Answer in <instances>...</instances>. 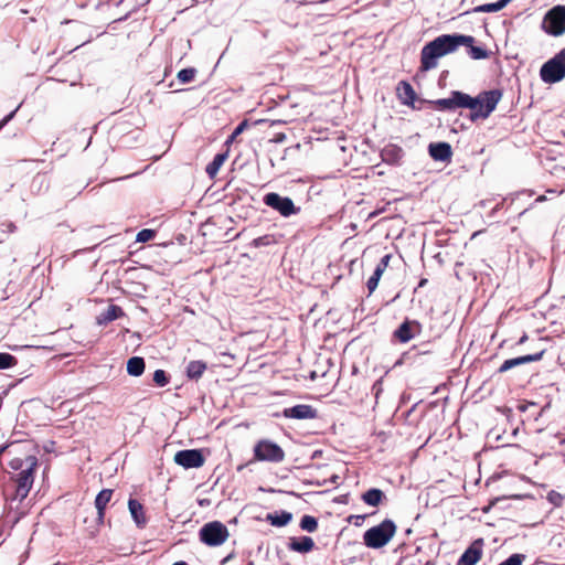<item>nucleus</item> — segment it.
Instances as JSON below:
<instances>
[{
	"label": "nucleus",
	"mask_w": 565,
	"mask_h": 565,
	"mask_svg": "<svg viewBox=\"0 0 565 565\" xmlns=\"http://www.w3.org/2000/svg\"><path fill=\"white\" fill-rule=\"evenodd\" d=\"M174 462L185 469H192L202 467L205 458L202 449H184L174 455Z\"/></svg>",
	"instance_id": "nucleus-10"
},
{
	"label": "nucleus",
	"mask_w": 565,
	"mask_h": 565,
	"mask_svg": "<svg viewBox=\"0 0 565 565\" xmlns=\"http://www.w3.org/2000/svg\"><path fill=\"white\" fill-rule=\"evenodd\" d=\"M300 529L312 533L318 529V520L311 515H303L300 520Z\"/></svg>",
	"instance_id": "nucleus-30"
},
{
	"label": "nucleus",
	"mask_w": 565,
	"mask_h": 565,
	"mask_svg": "<svg viewBox=\"0 0 565 565\" xmlns=\"http://www.w3.org/2000/svg\"><path fill=\"white\" fill-rule=\"evenodd\" d=\"M0 228L4 233H14L17 231V226L11 221H6L0 224Z\"/></svg>",
	"instance_id": "nucleus-39"
},
{
	"label": "nucleus",
	"mask_w": 565,
	"mask_h": 565,
	"mask_svg": "<svg viewBox=\"0 0 565 565\" xmlns=\"http://www.w3.org/2000/svg\"><path fill=\"white\" fill-rule=\"evenodd\" d=\"M128 509L136 525L139 529H143L147 524L143 505L137 499L130 498L128 500Z\"/></svg>",
	"instance_id": "nucleus-19"
},
{
	"label": "nucleus",
	"mask_w": 565,
	"mask_h": 565,
	"mask_svg": "<svg viewBox=\"0 0 565 565\" xmlns=\"http://www.w3.org/2000/svg\"><path fill=\"white\" fill-rule=\"evenodd\" d=\"M146 367L145 359L141 356H132L127 361V373L130 376L138 377L143 374Z\"/></svg>",
	"instance_id": "nucleus-22"
},
{
	"label": "nucleus",
	"mask_w": 565,
	"mask_h": 565,
	"mask_svg": "<svg viewBox=\"0 0 565 565\" xmlns=\"http://www.w3.org/2000/svg\"><path fill=\"white\" fill-rule=\"evenodd\" d=\"M265 520L268 521L273 526L281 527L287 525L292 520V513L288 511H275L267 513Z\"/></svg>",
	"instance_id": "nucleus-21"
},
{
	"label": "nucleus",
	"mask_w": 565,
	"mask_h": 565,
	"mask_svg": "<svg viewBox=\"0 0 565 565\" xmlns=\"http://www.w3.org/2000/svg\"><path fill=\"white\" fill-rule=\"evenodd\" d=\"M228 536L227 527L220 521H212L204 524L199 531V537L207 546H218Z\"/></svg>",
	"instance_id": "nucleus-7"
},
{
	"label": "nucleus",
	"mask_w": 565,
	"mask_h": 565,
	"mask_svg": "<svg viewBox=\"0 0 565 565\" xmlns=\"http://www.w3.org/2000/svg\"><path fill=\"white\" fill-rule=\"evenodd\" d=\"M157 236V231L152 228H143L137 233L136 242L147 243L152 241Z\"/></svg>",
	"instance_id": "nucleus-33"
},
{
	"label": "nucleus",
	"mask_w": 565,
	"mask_h": 565,
	"mask_svg": "<svg viewBox=\"0 0 565 565\" xmlns=\"http://www.w3.org/2000/svg\"><path fill=\"white\" fill-rule=\"evenodd\" d=\"M239 130H245L248 127L247 118L242 119V121L237 125Z\"/></svg>",
	"instance_id": "nucleus-43"
},
{
	"label": "nucleus",
	"mask_w": 565,
	"mask_h": 565,
	"mask_svg": "<svg viewBox=\"0 0 565 565\" xmlns=\"http://www.w3.org/2000/svg\"><path fill=\"white\" fill-rule=\"evenodd\" d=\"M21 107V105H19L15 109H13L11 113H9L8 115H6L1 120H0V131L3 129L4 126H7L15 116L17 111L19 110V108Z\"/></svg>",
	"instance_id": "nucleus-37"
},
{
	"label": "nucleus",
	"mask_w": 565,
	"mask_h": 565,
	"mask_svg": "<svg viewBox=\"0 0 565 565\" xmlns=\"http://www.w3.org/2000/svg\"><path fill=\"white\" fill-rule=\"evenodd\" d=\"M104 518H105V511H97V521L99 523L104 522Z\"/></svg>",
	"instance_id": "nucleus-44"
},
{
	"label": "nucleus",
	"mask_w": 565,
	"mask_h": 565,
	"mask_svg": "<svg viewBox=\"0 0 565 565\" xmlns=\"http://www.w3.org/2000/svg\"><path fill=\"white\" fill-rule=\"evenodd\" d=\"M114 491L111 489L100 490L95 498V508L97 511H106V507L113 497Z\"/></svg>",
	"instance_id": "nucleus-27"
},
{
	"label": "nucleus",
	"mask_w": 565,
	"mask_h": 565,
	"mask_svg": "<svg viewBox=\"0 0 565 565\" xmlns=\"http://www.w3.org/2000/svg\"><path fill=\"white\" fill-rule=\"evenodd\" d=\"M172 565H189V564L184 561H179V562L173 563Z\"/></svg>",
	"instance_id": "nucleus-47"
},
{
	"label": "nucleus",
	"mask_w": 565,
	"mask_h": 565,
	"mask_svg": "<svg viewBox=\"0 0 565 565\" xmlns=\"http://www.w3.org/2000/svg\"><path fill=\"white\" fill-rule=\"evenodd\" d=\"M547 498H548L550 502L556 507L562 504L563 497L556 491H551L548 493Z\"/></svg>",
	"instance_id": "nucleus-38"
},
{
	"label": "nucleus",
	"mask_w": 565,
	"mask_h": 565,
	"mask_svg": "<svg viewBox=\"0 0 565 565\" xmlns=\"http://www.w3.org/2000/svg\"><path fill=\"white\" fill-rule=\"evenodd\" d=\"M397 93L403 105L411 106L414 109H419V107L415 105L417 95L408 82L402 81L398 84Z\"/></svg>",
	"instance_id": "nucleus-17"
},
{
	"label": "nucleus",
	"mask_w": 565,
	"mask_h": 565,
	"mask_svg": "<svg viewBox=\"0 0 565 565\" xmlns=\"http://www.w3.org/2000/svg\"><path fill=\"white\" fill-rule=\"evenodd\" d=\"M271 243H274L273 236L264 235V236H260V237H257V238L253 239L250 245H253L255 247H260V246H267V245H269Z\"/></svg>",
	"instance_id": "nucleus-36"
},
{
	"label": "nucleus",
	"mask_w": 565,
	"mask_h": 565,
	"mask_svg": "<svg viewBox=\"0 0 565 565\" xmlns=\"http://www.w3.org/2000/svg\"><path fill=\"white\" fill-rule=\"evenodd\" d=\"M26 461L30 462L29 467L26 469L21 470L15 477L17 489L15 495L12 498V500L18 498L20 499V501L24 500L28 497L30 490L32 489L34 482V472L38 466V459L34 456H29L26 458Z\"/></svg>",
	"instance_id": "nucleus-8"
},
{
	"label": "nucleus",
	"mask_w": 565,
	"mask_h": 565,
	"mask_svg": "<svg viewBox=\"0 0 565 565\" xmlns=\"http://www.w3.org/2000/svg\"><path fill=\"white\" fill-rule=\"evenodd\" d=\"M524 557L525 556L523 554H512L505 561L501 562L499 565H522Z\"/></svg>",
	"instance_id": "nucleus-35"
},
{
	"label": "nucleus",
	"mask_w": 565,
	"mask_h": 565,
	"mask_svg": "<svg viewBox=\"0 0 565 565\" xmlns=\"http://www.w3.org/2000/svg\"><path fill=\"white\" fill-rule=\"evenodd\" d=\"M422 330V326L416 320L406 319L395 331L394 337L401 343H407Z\"/></svg>",
	"instance_id": "nucleus-11"
},
{
	"label": "nucleus",
	"mask_w": 565,
	"mask_h": 565,
	"mask_svg": "<svg viewBox=\"0 0 565 565\" xmlns=\"http://www.w3.org/2000/svg\"><path fill=\"white\" fill-rule=\"evenodd\" d=\"M315 542L310 536L292 537L288 543V548L292 552L306 554L313 550Z\"/></svg>",
	"instance_id": "nucleus-20"
},
{
	"label": "nucleus",
	"mask_w": 565,
	"mask_h": 565,
	"mask_svg": "<svg viewBox=\"0 0 565 565\" xmlns=\"http://www.w3.org/2000/svg\"><path fill=\"white\" fill-rule=\"evenodd\" d=\"M125 316V312L120 306L117 305H109L106 310L102 311L96 317V323L98 326H106L109 322L121 318Z\"/></svg>",
	"instance_id": "nucleus-18"
},
{
	"label": "nucleus",
	"mask_w": 565,
	"mask_h": 565,
	"mask_svg": "<svg viewBox=\"0 0 565 565\" xmlns=\"http://www.w3.org/2000/svg\"><path fill=\"white\" fill-rule=\"evenodd\" d=\"M426 282V279H422L420 282H419V287L424 286Z\"/></svg>",
	"instance_id": "nucleus-49"
},
{
	"label": "nucleus",
	"mask_w": 565,
	"mask_h": 565,
	"mask_svg": "<svg viewBox=\"0 0 565 565\" xmlns=\"http://www.w3.org/2000/svg\"><path fill=\"white\" fill-rule=\"evenodd\" d=\"M542 30L550 35L561 36L565 33V6L557 4L546 11Z\"/></svg>",
	"instance_id": "nucleus-6"
},
{
	"label": "nucleus",
	"mask_w": 565,
	"mask_h": 565,
	"mask_svg": "<svg viewBox=\"0 0 565 565\" xmlns=\"http://www.w3.org/2000/svg\"><path fill=\"white\" fill-rule=\"evenodd\" d=\"M196 75V70L194 67L182 68L178 72L177 78L181 84L191 83Z\"/></svg>",
	"instance_id": "nucleus-29"
},
{
	"label": "nucleus",
	"mask_w": 565,
	"mask_h": 565,
	"mask_svg": "<svg viewBox=\"0 0 565 565\" xmlns=\"http://www.w3.org/2000/svg\"><path fill=\"white\" fill-rule=\"evenodd\" d=\"M404 154H405V152H404L403 148L397 145H393V143L386 145L381 150L382 161L387 164H393V166L401 164V162L404 158Z\"/></svg>",
	"instance_id": "nucleus-16"
},
{
	"label": "nucleus",
	"mask_w": 565,
	"mask_h": 565,
	"mask_svg": "<svg viewBox=\"0 0 565 565\" xmlns=\"http://www.w3.org/2000/svg\"><path fill=\"white\" fill-rule=\"evenodd\" d=\"M126 19H127V15H126V17H124V18H119L118 20H115V22L124 21V20H126Z\"/></svg>",
	"instance_id": "nucleus-50"
},
{
	"label": "nucleus",
	"mask_w": 565,
	"mask_h": 565,
	"mask_svg": "<svg viewBox=\"0 0 565 565\" xmlns=\"http://www.w3.org/2000/svg\"><path fill=\"white\" fill-rule=\"evenodd\" d=\"M154 384L159 387H163L169 384L170 376L164 370H156L152 376Z\"/></svg>",
	"instance_id": "nucleus-32"
},
{
	"label": "nucleus",
	"mask_w": 565,
	"mask_h": 565,
	"mask_svg": "<svg viewBox=\"0 0 565 565\" xmlns=\"http://www.w3.org/2000/svg\"><path fill=\"white\" fill-rule=\"evenodd\" d=\"M384 498V492L377 488L369 489L362 494V500L365 504L377 507Z\"/></svg>",
	"instance_id": "nucleus-25"
},
{
	"label": "nucleus",
	"mask_w": 565,
	"mask_h": 565,
	"mask_svg": "<svg viewBox=\"0 0 565 565\" xmlns=\"http://www.w3.org/2000/svg\"><path fill=\"white\" fill-rule=\"evenodd\" d=\"M253 455L255 461L279 463L285 459L284 449L269 439L258 440L253 448Z\"/></svg>",
	"instance_id": "nucleus-5"
},
{
	"label": "nucleus",
	"mask_w": 565,
	"mask_h": 565,
	"mask_svg": "<svg viewBox=\"0 0 565 565\" xmlns=\"http://www.w3.org/2000/svg\"><path fill=\"white\" fill-rule=\"evenodd\" d=\"M244 130H239L238 129V126L234 129V131L231 134V136L227 138L226 142L225 143H230V142H233L234 139L241 135Z\"/></svg>",
	"instance_id": "nucleus-41"
},
{
	"label": "nucleus",
	"mask_w": 565,
	"mask_h": 565,
	"mask_svg": "<svg viewBox=\"0 0 565 565\" xmlns=\"http://www.w3.org/2000/svg\"><path fill=\"white\" fill-rule=\"evenodd\" d=\"M396 532L395 523L385 519L379 525L372 526L363 534V542L370 548H381L385 546Z\"/></svg>",
	"instance_id": "nucleus-3"
},
{
	"label": "nucleus",
	"mask_w": 565,
	"mask_h": 565,
	"mask_svg": "<svg viewBox=\"0 0 565 565\" xmlns=\"http://www.w3.org/2000/svg\"><path fill=\"white\" fill-rule=\"evenodd\" d=\"M501 98L502 92L500 89L483 90L476 97H471L460 90H452L448 98L428 100L427 103L438 110L468 108L471 110L469 116L471 121H477L479 119H487L497 108Z\"/></svg>",
	"instance_id": "nucleus-1"
},
{
	"label": "nucleus",
	"mask_w": 565,
	"mask_h": 565,
	"mask_svg": "<svg viewBox=\"0 0 565 565\" xmlns=\"http://www.w3.org/2000/svg\"><path fill=\"white\" fill-rule=\"evenodd\" d=\"M227 158V151L218 152L214 156L213 160L206 166L205 172L210 177V179H214L217 174L220 168L223 166L224 161Z\"/></svg>",
	"instance_id": "nucleus-24"
},
{
	"label": "nucleus",
	"mask_w": 565,
	"mask_h": 565,
	"mask_svg": "<svg viewBox=\"0 0 565 565\" xmlns=\"http://www.w3.org/2000/svg\"><path fill=\"white\" fill-rule=\"evenodd\" d=\"M10 467L14 470H19L21 469L22 467V460L21 459H13L11 462H10Z\"/></svg>",
	"instance_id": "nucleus-42"
},
{
	"label": "nucleus",
	"mask_w": 565,
	"mask_h": 565,
	"mask_svg": "<svg viewBox=\"0 0 565 565\" xmlns=\"http://www.w3.org/2000/svg\"><path fill=\"white\" fill-rule=\"evenodd\" d=\"M205 370H206L205 362H203L201 360H194V361H190L188 363L185 373L190 380L198 381L203 375Z\"/></svg>",
	"instance_id": "nucleus-23"
},
{
	"label": "nucleus",
	"mask_w": 565,
	"mask_h": 565,
	"mask_svg": "<svg viewBox=\"0 0 565 565\" xmlns=\"http://www.w3.org/2000/svg\"><path fill=\"white\" fill-rule=\"evenodd\" d=\"M282 415L286 418L312 419L317 417V411L311 405L299 404L285 408Z\"/></svg>",
	"instance_id": "nucleus-14"
},
{
	"label": "nucleus",
	"mask_w": 565,
	"mask_h": 565,
	"mask_svg": "<svg viewBox=\"0 0 565 565\" xmlns=\"http://www.w3.org/2000/svg\"><path fill=\"white\" fill-rule=\"evenodd\" d=\"M540 76L547 84L561 82L565 77V49L542 65Z\"/></svg>",
	"instance_id": "nucleus-4"
},
{
	"label": "nucleus",
	"mask_w": 565,
	"mask_h": 565,
	"mask_svg": "<svg viewBox=\"0 0 565 565\" xmlns=\"http://www.w3.org/2000/svg\"><path fill=\"white\" fill-rule=\"evenodd\" d=\"M18 359L7 352H0V370H8L15 366Z\"/></svg>",
	"instance_id": "nucleus-31"
},
{
	"label": "nucleus",
	"mask_w": 565,
	"mask_h": 565,
	"mask_svg": "<svg viewBox=\"0 0 565 565\" xmlns=\"http://www.w3.org/2000/svg\"><path fill=\"white\" fill-rule=\"evenodd\" d=\"M543 355H544V350L533 353V354H526V355H522V356H518V358H513V359H508L501 364L498 372L504 373L513 367H516V366H520L523 364H527V363H532V362H537V361L542 360Z\"/></svg>",
	"instance_id": "nucleus-13"
},
{
	"label": "nucleus",
	"mask_w": 565,
	"mask_h": 565,
	"mask_svg": "<svg viewBox=\"0 0 565 565\" xmlns=\"http://www.w3.org/2000/svg\"><path fill=\"white\" fill-rule=\"evenodd\" d=\"M429 156L435 161L448 162L451 160L452 150L448 142H433L428 146Z\"/></svg>",
	"instance_id": "nucleus-15"
},
{
	"label": "nucleus",
	"mask_w": 565,
	"mask_h": 565,
	"mask_svg": "<svg viewBox=\"0 0 565 565\" xmlns=\"http://www.w3.org/2000/svg\"><path fill=\"white\" fill-rule=\"evenodd\" d=\"M462 45L468 47V53L473 60H484L489 57V52L481 46H475L473 43Z\"/></svg>",
	"instance_id": "nucleus-28"
},
{
	"label": "nucleus",
	"mask_w": 565,
	"mask_h": 565,
	"mask_svg": "<svg viewBox=\"0 0 565 565\" xmlns=\"http://www.w3.org/2000/svg\"><path fill=\"white\" fill-rule=\"evenodd\" d=\"M9 447V444H4L2 446H0V456L8 449Z\"/></svg>",
	"instance_id": "nucleus-46"
},
{
	"label": "nucleus",
	"mask_w": 565,
	"mask_h": 565,
	"mask_svg": "<svg viewBox=\"0 0 565 565\" xmlns=\"http://www.w3.org/2000/svg\"><path fill=\"white\" fill-rule=\"evenodd\" d=\"M475 43L471 35L452 33L441 34L426 43L420 51V71L428 72L438 65V58L456 52L462 44Z\"/></svg>",
	"instance_id": "nucleus-2"
},
{
	"label": "nucleus",
	"mask_w": 565,
	"mask_h": 565,
	"mask_svg": "<svg viewBox=\"0 0 565 565\" xmlns=\"http://www.w3.org/2000/svg\"><path fill=\"white\" fill-rule=\"evenodd\" d=\"M512 0H499L492 3H484L473 9L478 13L498 12L505 8Z\"/></svg>",
	"instance_id": "nucleus-26"
},
{
	"label": "nucleus",
	"mask_w": 565,
	"mask_h": 565,
	"mask_svg": "<svg viewBox=\"0 0 565 565\" xmlns=\"http://www.w3.org/2000/svg\"><path fill=\"white\" fill-rule=\"evenodd\" d=\"M544 200H545V196H544V195H541V196H539L535 201H536V202H542V201H544Z\"/></svg>",
	"instance_id": "nucleus-48"
},
{
	"label": "nucleus",
	"mask_w": 565,
	"mask_h": 565,
	"mask_svg": "<svg viewBox=\"0 0 565 565\" xmlns=\"http://www.w3.org/2000/svg\"><path fill=\"white\" fill-rule=\"evenodd\" d=\"M392 256L390 254H386L384 255L381 260L379 262V264L376 265V269H381L382 273H384V270L387 268L388 266V263L391 260Z\"/></svg>",
	"instance_id": "nucleus-40"
},
{
	"label": "nucleus",
	"mask_w": 565,
	"mask_h": 565,
	"mask_svg": "<svg viewBox=\"0 0 565 565\" xmlns=\"http://www.w3.org/2000/svg\"><path fill=\"white\" fill-rule=\"evenodd\" d=\"M382 274L383 273L381 271V269L375 268L373 275L367 279L366 287L370 294H372L376 289Z\"/></svg>",
	"instance_id": "nucleus-34"
},
{
	"label": "nucleus",
	"mask_w": 565,
	"mask_h": 565,
	"mask_svg": "<svg viewBox=\"0 0 565 565\" xmlns=\"http://www.w3.org/2000/svg\"><path fill=\"white\" fill-rule=\"evenodd\" d=\"M483 540L478 539L459 557L457 565H476L481 558Z\"/></svg>",
	"instance_id": "nucleus-12"
},
{
	"label": "nucleus",
	"mask_w": 565,
	"mask_h": 565,
	"mask_svg": "<svg viewBox=\"0 0 565 565\" xmlns=\"http://www.w3.org/2000/svg\"><path fill=\"white\" fill-rule=\"evenodd\" d=\"M263 202L284 217H289L300 211L290 198L281 196L276 192L266 193L263 196Z\"/></svg>",
	"instance_id": "nucleus-9"
},
{
	"label": "nucleus",
	"mask_w": 565,
	"mask_h": 565,
	"mask_svg": "<svg viewBox=\"0 0 565 565\" xmlns=\"http://www.w3.org/2000/svg\"><path fill=\"white\" fill-rule=\"evenodd\" d=\"M526 340H527V335H526V334H523V335L519 339L518 344H523Z\"/></svg>",
	"instance_id": "nucleus-45"
}]
</instances>
